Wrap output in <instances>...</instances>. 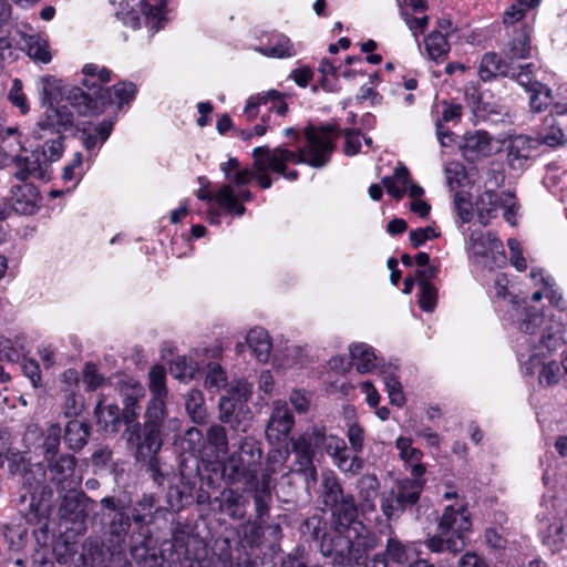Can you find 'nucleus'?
I'll list each match as a JSON object with an SVG mask.
<instances>
[{"label": "nucleus", "mask_w": 567, "mask_h": 567, "mask_svg": "<svg viewBox=\"0 0 567 567\" xmlns=\"http://www.w3.org/2000/svg\"><path fill=\"white\" fill-rule=\"evenodd\" d=\"M205 384L208 389H220L226 384V373L218 363L207 365Z\"/></svg>", "instance_id": "59"}, {"label": "nucleus", "mask_w": 567, "mask_h": 567, "mask_svg": "<svg viewBox=\"0 0 567 567\" xmlns=\"http://www.w3.org/2000/svg\"><path fill=\"white\" fill-rule=\"evenodd\" d=\"M82 378L87 391H95L106 382L105 377L99 373L96 364L92 362L84 365Z\"/></svg>", "instance_id": "58"}, {"label": "nucleus", "mask_w": 567, "mask_h": 567, "mask_svg": "<svg viewBox=\"0 0 567 567\" xmlns=\"http://www.w3.org/2000/svg\"><path fill=\"white\" fill-rule=\"evenodd\" d=\"M204 439L207 446L217 457L228 453V435L225 425L220 423L210 424L206 430Z\"/></svg>", "instance_id": "33"}, {"label": "nucleus", "mask_w": 567, "mask_h": 567, "mask_svg": "<svg viewBox=\"0 0 567 567\" xmlns=\"http://www.w3.org/2000/svg\"><path fill=\"white\" fill-rule=\"evenodd\" d=\"M524 80H526L525 84L528 83L530 110L535 113L543 112L553 100L551 90L539 82L529 83V79L524 78Z\"/></svg>", "instance_id": "37"}, {"label": "nucleus", "mask_w": 567, "mask_h": 567, "mask_svg": "<svg viewBox=\"0 0 567 567\" xmlns=\"http://www.w3.org/2000/svg\"><path fill=\"white\" fill-rule=\"evenodd\" d=\"M12 164L16 168L13 175L21 182L30 178L47 182L51 178V168H49L48 161H42L39 150L28 156H16Z\"/></svg>", "instance_id": "16"}, {"label": "nucleus", "mask_w": 567, "mask_h": 567, "mask_svg": "<svg viewBox=\"0 0 567 567\" xmlns=\"http://www.w3.org/2000/svg\"><path fill=\"white\" fill-rule=\"evenodd\" d=\"M254 489V504L256 511L255 525L257 528H262L267 518L269 517L270 505L272 502V488L270 483V474L262 473L261 478L249 485Z\"/></svg>", "instance_id": "19"}, {"label": "nucleus", "mask_w": 567, "mask_h": 567, "mask_svg": "<svg viewBox=\"0 0 567 567\" xmlns=\"http://www.w3.org/2000/svg\"><path fill=\"white\" fill-rule=\"evenodd\" d=\"M27 54L34 61L49 63L52 59L50 45L47 39L40 34H30L23 37Z\"/></svg>", "instance_id": "36"}, {"label": "nucleus", "mask_w": 567, "mask_h": 567, "mask_svg": "<svg viewBox=\"0 0 567 567\" xmlns=\"http://www.w3.org/2000/svg\"><path fill=\"white\" fill-rule=\"evenodd\" d=\"M8 99L13 105L19 107L22 114L29 112V104L27 96L22 91V81L20 79H14L12 81V86L9 91Z\"/></svg>", "instance_id": "60"}, {"label": "nucleus", "mask_w": 567, "mask_h": 567, "mask_svg": "<svg viewBox=\"0 0 567 567\" xmlns=\"http://www.w3.org/2000/svg\"><path fill=\"white\" fill-rule=\"evenodd\" d=\"M546 319L543 312L535 308H526L524 311V318L518 323L519 331L527 334H535L538 329L543 328Z\"/></svg>", "instance_id": "46"}, {"label": "nucleus", "mask_w": 567, "mask_h": 567, "mask_svg": "<svg viewBox=\"0 0 567 567\" xmlns=\"http://www.w3.org/2000/svg\"><path fill=\"white\" fill-rule=\"evenodd\" d=\"M127 443L135 449V457L138 462L152 460L157 456L163 441L161 430L153 429L151 425L140 426L138 423L128 426Z\"/></svg>", "instance_id": "12"}, {"label": "nucleus", "mask_w": 567, "mask_h": 567, "mask_svg": "<svg viewBox=\"0 0 567 567\" xmlns=\"http://www.w3.org/2000/svg\"><path fill=\"white\" fill-rule=\"evenodd\" d=\"M136 86L132 82H120L112 87H106L100 96L93 97L81 87H72L66 100L80 115H97L109 106L116 105L118 109L134 100Z\"/></svg>", "instance_id": "4"}, {"label": "nucleus", "mask_w": 567, "mask_h": 567, "mask_svg": "<svg viewBox=\"0 0 567 567\" xmlns=\"http://www.w3.org/2000/svg\"><path fill=\"white\" fill-rule=\"evenodd\" d=\"M462 156L468 162H477L493 154V137L486 131L467 132L460 144Z\"/></svg>", "instance_id": "17"}, {"label": "nucleus", "mask_w": 567, "mask_h": 567, "mask_svg": "<svg viewBox=\"0 0 567 567\" xmlns=\"http://www.w3.org/2000/svg\"><path fill=\"white\" fill-rule=\"evenodd\" d=\"M130 528L131 517L125 511L115 513L109 523V533L117 543L124 542Z\"/></svg>", "instance_id": "47"}, {"label": "nucleus", "mask_w": 567, "mask_h": 567, "mask_svg": "<svg viewBox=\"0 0 567 567\" xmlns=\"http://www.w3.org/2000/svg\"><path fill=\"white\" fill-rule=\"evenodd\" d=\"M63 402L61 404L62 413L65 417H76L81 414L84 402L82 395L79 393V390L75 391L73 388H63Z\"/></svg>", "instance_id": "43"}, {"label": "nucleus", "mask_w": 567, "mask_h": 567, "mask_svg": "<svg viewBox=\"0 0 567 567\" xmlns=\"http://www.w3.org/2000/svg\"><path fill=\"white\" fill-rule=\"evenodd\" d=\"M216 203L225 208L229 214L241 216L245 214V207L239 200L248 202L251 199V193L248 189H241L235 193L231 185H224L215 193Z\"/></svg>", "instance_id": "24"}, {"label": "nucleus", "mask_w": 567, "mask_h": 567, "mask_svg": "<svg viewBox=\"0 0 567 567\" xmlns=\"http://www.w3.org/2000/svg\"><path fill=\"white\" fill-rule=\"evenodd\" d=\"M288 451L280 449H272L269 451L267 456V466L264 473H269L270 476L275 474L278 467L282 466L288 457Z\"/></svg>", "instance_id": "63"}, {"label": "nucleus", "mask_w": 567, "mask_h": 567, "mask_svg": "<svg viewBox=\"0 0 567 567\" xmlns=\"http://www.w3.org/2000/svg\"><path fill=\"white\" fill-rule=\"evenodd\" d=\"M73 120V114L68 106L49 107L44 118L38 123L35 137L43 140L48 134L61 133L62 130L71 128Z\"/></svg>", "instance_id": "18"}, {"label": "nucleus", "mask_w": 567, "mask_h": 567, "mask_svg": "<svg viewBox=\"0 0 567 567\" xmlns=\"http://www.w3.org/2000/svg\"><path fill=\"white\" fill-rule=\"evenodd\" d=\"M11 194V200L14 210L21 214L34 213L39 202V192L34 185H17L12 188Z\"/></svg>", "instance_id": "25"}, {"label": "nucleus", "mask_w": 567, "mask_h": 567, "mask_svg": "<svg viewBox=\"0 0 567 567\" xmlns=\"http://www.w3.org/2000/svg\"><path fill=\"white\" fill-rule=\"evenodd\" d=\"M51 135V138H48V136L44 138L45 142L41 150H39L42 161H48L49 168H51V163L61 158L64 151L63 135L59 132Z\"/></svg>", "instance_id": "42"}, {"label": "nucleus", "mask_w": 567, "mask_h": 567, "mask_svg": "<svg viewBox=\"0 0 567 567\" xmlns=\"http://www.w3.org/2000/svg\"><path fill=\"white\" fill-rule=\"evenodd\" d=\"M424 45L429 58L436 62L443 60L451 49L446 34L441 31H432L424 39Z\"/></svg>", "instance_id": "39"}, {"label": "nucleus", "mask_w": 567, "mask_h": 567, "mask_svg": "<svg viewBox=\"0 0 567 567\" xmlns=\"http://www.w3.org/2000/svg\"><path fill=\"white\" fill-rule=\"evenodd\" d=\"M196 370L194 362L186 357H178L169 367L171 374L181 381L192 380L195 377Z\"/></svg>", "instance_id": "51"}, {"label": "nucleus", "mask_w": 567, "mask_h": 567, "mask_svg": "<svg viewBox=\"0 0 567 567\" xmlns=\"http://www.w3.org/2000/svg\"><path fill=\"white\" fill-rule=\"evenodd\" d=\"M150 379V391L152 398H165L167 396L166 388V372L162 365H154L148 372Z\"/></svg>", "instance_id": "49"}, {"label": "nucleus", "mask_w": 567, "mask_h": 567, "mask_svg": "<svg viewBox=\"0 0 567 567\" xmlns=\"http://www.w3.org/2000/svg\"><path fill=\"white\" fill-rule=\"evenodd\" d=\"M120 393L124 399V406L130 403H132V406H140L138 401L144 395V388L141 383L130 380L121 384Z\"/></svg>", "instance_id": "57"}, {"label": "nucleus", "mask_w": 567, "mask_h": 567, "mask_svg": "<svg viewBox=\"0 0 567 567\" xmlns=\"http://www.w3.org/2000/svg\"><path fill=\"white\" fill-rule=\"evenodd\" d=\"M533 141L524 135L514 137L507 148L508 164L514 169H520L530 158L533 152Z\"/></svg>", "instance_id": "28"}, {"label": "nucleus", "mask_w": 567, "mask_h": 567, "mask_svg": "<svg viewBox=\"0 0 567 567\" xmlns=\"http://www.w3.org/2000/svg\"><path fill=\"white\" fill-rule=\"evenodd\" d=\"M303 533L310 535L315 542H318L320 548L327 538H331L333 536V529L331 528L330 533H327L326 522L318 515H313L306 519L303 524Z\"/></svg>", "instance_id": "44"}, {"label": "nucleus", "mask_w": 567, "mask_h": 567, "mask_svg": "<svg viewBox=\"0 0 567 567\" xmlns=\"http://www.w3.org/2000/svg\"><path fill=\"white\" fill-rule=\"evenodd\" d=\"M437 301V289L431 285L420 286L419 305L422 310L431 312L434 310Z\"/></svg>", "instance_id": "61"}, {"label": "nucleus", "mask_w": 567, "mask_h": 567, "mask_svg": "<svg viewBox=\"0 0 567 567\" xmlns=\"http://www.w3.org/2000/svg\"><path fill=\"white\" fill-rule=\"evenodd\" d=\"M20 476L22 488L25 491V494L21 495L20 501L25 502L27 494L33 495L44 483L45 471L41 464H35L30 466Z\"/></svg>", "instance_id": "38"}, {"label": "nucleus", "mask_w": 567, "mask_h": 567, "mask_svg": "<svg viewBox=\"0 0 567 567\" xmlns=\"http://www.w3.org/2000/svg\"><path fill=\"white\" fill-rule=\"evenodd\" d=\"M529 38L524 29L516 32L511 42L504 49V54L509 61L526 59L529 55Z\"/></svg>", "instance_id": "40"}, {"label": "nucleus", "mask_w": 567, "mask_h": 567, "mask_svg": "<svg viewBox=\"0 0 567 567\" xmlns=\"http://www.w3.org/2000/svg\"><path fill=\"white\" fill-rule=\"evenodd\" d=\"M503 204L501 194L494 190H485L476 200V210L478 221L486 226L489 220L496 217L498 207Z\"/></svg>", "instance_id": "29"}, {"label": "nucleus", "mask_w": 567, "mask_h": 567, "mask_svg": "<svg viewBox=\"0 0 567 567\" xmlns=\"http://www.w3.org/2000/svg\"><path fill=\"white\" fill-rule=\"evenodd\" d=\"M61 440V427L59 424H51L43 442L44 460L56 457Z\"/></svg>", "instance_id": "55"}, {"label": "nucleus", "mask_w": 567, "mask_h": 567, "mask_svg": "<svg viewBox=\"0 0 567 567\" xmlns=\"http://www.w3.org/2000/svg\"><path fill=\"white\" fill-rule=\"evenodd\" d=\"M425 480L421 477L405 478L381 499V509L388 519L399 517L408 507L417 503L424 489Z\"/></svg>", "instance_id": "8"}, {"label": "nucleus", "mask_w": 567, "mask_h": 567, "mask_svg": "<svg viewBox=\"0 0 567 567\" xmlns=\"http://www.w3.org/2000/svg\"><path fill=\"white\" fill-rule=\"evenodd\" d=\"M470 251L476 259L491 256L493 265L497 267L506 261L503 243L493 233L473 231L470 236Z\"/></svg>", "instance_id": "15"}, {"label": "nucleus", "mask_w": 567, "mask_h": 567, "mask_svg": "<svg viewBox=\"0 0 567 567\" xmlns=\"http://www.w3.org/2000/svg\"><path fill=\"white\" fill-rule=\"evenodd\" d=\"M333 463L344 473L358 474L364 466V461L360 456L350 457L348 447L336 456Z\"/></svg>", "instance_id": "53"}, {"label": "nucleus", "mask_w": 567, "mask_h": 567, "mask_svg": "<svg viewBox=\"0 0 567 567\" xmlns=\"http://www.w3.org/2000/svg\"><path fill=\"white\" fill-rule=\"evenodd\" d=\"M284 152H292L286 146H277L270 148L269 146H259L254 148V167L258 172L272 171L276 174L281 175L286 179L296 181L299 176L296 169H287V165L290 163L299 164L297 159H285L282 156Z\"/></svg>", "instance_id": "10"}, {"label": "nucleus", "mask_w": 567, "mask_h": 567, "mask_svg": "<svg viewBox=\"0 0 567 567\" xmlns=\"http://www.w3.org/2000/svg\"><path fill=\"white\" fill-rule=\"evenodd\" d=\"M322 504L331 512V528L333 534L347 528H352L358 520V506L354 496L344 493L337 476L333 473L324 474L322 478Z\"/></svg>", "instance_id": "3"}, {"label": "nucleus", "mask_w": 567, "mask_h": 567, "mask_svg": "<svg viewBox=\"0 0 567 567\" xmlns=\"http://www.w3.org/2000/svg\"><path fill=\"white\" fill-rule=\"evenodd\" d=\"M246 341L258 361H268L272 343L268 332L265 329H251L246 337Z\"/></svg>", "instance_id": "30"}, {"label": "nucleus", "mask_w": 567, "mask_h": 567, "mask_svg": "<svg viewBox=\"0 0 567 567\" xmlns=\"http://www.w3.org/2000/svg\"><path fill=\"white\" fill-rule=\"evenodd\" d=\"M166 416L167 409L165 398H151L146 408L143 425H151L153 429L161 430Z\"/></svg>", "instance_id": "41"}, {"label": "nucleus", "mask_w": 567, "mask_h": 567, "mask_svg": "<svg viewBox=\"0 0 567 567\" xmlns=\"http://www.w3.org/2000/svg\"><path fill=\"white\" fill-rule=\"evenodd\" d=\"M261 444L252 437H245L240 442L238 453H234L225 464V473L230 483L252 485L257 482V474L261 464Z\"/></svg>", "instance_id": "6"}, {"label": "nucleus", "mask_w": 567, "mask_h": 567, "mask_svg": "<svg viewBox=\"0 0 567 567\" xmlns=\"http://www.w3.org/2000/svg\"><path fill=\"white\" fill-rule=\"evenodd\" d=\"M556 118L553 115H548L545 117V125L547 131L539 134L540 143L548 145L550 147H555L561 145L564 143V134L560 127L556 125Z\"/></svg>", "instance_id": "50"}, {"label": "nucleus", "mask_w": 567, "mask_h": 567, "mask_svg": "<svg viewBox=\"0 0 567 567\" xmlns=\"http://www.w3.org/2000/svg\"><path fill=\"white\" fill-rule=\"evenodd\" d=\"M293 425L295 417L287 402L275 401L265 430L268 442L271 444L281 442L290 434Z\"/></svg>", "instance_id": "14"}, {"label": "nucleus", "mask_w": 567, "mask_h": 567, "mask_svg": "<svg viewBox=\"0 0 567 567\" xmlns=\"http://www.w3.org/2000/svg\"><path fill=\"white\" fill-rule=\"evenodd\" d=\"M540 0H518L505 13L503 22L507 25L514 24L525 17L526 9L536 7Z\"/></svg>", "instance_id": "56"}, {"label": "nucleus", "mask_w": 567, "mask_h": 567, "mask_svg": "<svg viewBox=\"0 0 567 567\" xmlns=\"http://www.w3.org/2000/svg\"><path fill=\"white\" fill-rule=\"evenodd\" d=\"M298 439L305 443L316 455L326 453L332 460L346 450V442L342 437L328 433L324 425L315 424Z\"/></svg>", "instance_id": "13"}, {"label": "nucleus", "mask_w": 567, "mask_h": 567, "mask_svg": "<svg viewBox=\"0 0 567 567\" xmlns=\"http://www.w3.org/2000/svg\"><path fill=\"white\" fill-rule=\"evenodd\" d=\"M112 80V71L95 63H87L82 68L80 86L85 93L93 97L100 96L106 89L105 85Z\"/></svg>", "instance_id": "20"}, {"label": "nucleus", "mask_w": 567, "mask_h": 567, "mask_svg": "<svg viewBox=\"0 0 567 567\" xmlns=\"http://www.w3.org/2000/svg\"><path fill=\"white\" fill-rule=\"evenodd\" d=\"M382 184L390 196L401 199L410 184V173L405 166H399L392 176L383 177Z\"/></svg>", "instance_id": "34"}, {"label": "nucleus", "mask_w": 567, "mask_h": 567, "mask_svg": "<svg viewBox=\"0 0 567 567\" xmlns=\"http://www.w3.org/2000/svg\"><path fill=\"white\" fill-rule=\"evenodd\" d=\"M334 127L331 125L315 127L309 125L305 128L306 144L297 151L284 152L285 159H297L298 163L307 164L315 168L326 166L334 150Z\"/></svg>", "instance_id": "5"}, {"label": "nucleus", "mask_w": 567, "mask_h": 567, "mask_svg": "<svg viewBox=\"0 0 567 567\" xmlns=\"http://www.w3.org/2000/svg\"><path fill=\"white\" fill-rule=\"evenodd\" d=\"M91 503L92 501L84 492L70 488L59 504L58 516L61 522L71 524L72 529L81 533L85 529L84 524L91 509Z\"/></svg>", "instance_id": "9"}, {"label": "nucleus", "mask_w": 567, "mask_h": 567, "mask_svg": "<svg viewBox=\"0 0 567 567\" xmlns=\"http://www.w3.org/2000/svg\"><path fill=\"white\" fill-rule=\"evenodd\" d=\"M385 388L389 394L390 402L396 406H402L405 403V396L402 392L400 381L390 377L385 381Z\"/></svg>", "instance_id": "62"}, {"label": "nucleus", "mask_w": 567, "mask_h": 567, "mask_svg": "<svg viewBox=\"0 0 567 567\" xmlns=\"http://www.w3.org/2000/svg\"><path fill=\"white\" fill-rule=\"evenodd\" d=\"M379 540L378 535L364 524H357L327 538L321 545V554L326 557L333 556V560L339 565L367 567L368 555L379 546Z\"/></svg>", "instance_id": "1"}, {"label": "nucleus", "mask_w": 567, "mask_h": 567, "mask_svg": "<svg viewBox=\"0 0 567 567\" xmlns=\"http://www.w3.org/2000/svg\"><path fill=\"white\" fill-rule=\"evenodd\" d=\"M90 436V427L86 423L76 419L70 420L64 430V441L73 451H80L86 445Z\"/></svg>", "instance_id": "32"}, {"label": "nucleus", "mask_w": 567, "mask_h": 567, "mask_svg": "<svg viewBox=\"0 0 567 567\" xmlns=\"http://www.w3.org/2000/svg\"><path fill=\"white\" fill-rule=\"evenodd\" d=\"M94 414L97 424L103 431L116 433L120 430L121 410L116 404H105L104 395H100L94 409Z\"/></svg>", "instance_id": "26"}, {"label": "nucleus", "mask_w": 567, "mask_h": 567, "mask_svg": "<svg viewBox=\"0 0 567 567\" xmlns=\"http://www.w3.org/2000/svg\"><path fill=\"white\" fill-rule=\"evenodd\" d=\"M395 447L400 452L401 460L410 466L412 476L421 477L425 473V466L421 462L423 453L412 446V440L401 436L396 440Z\"/></svg>", "instance_id": "27"}, {"label": "nucleus", "mask_w": 567, "mask_h": 567, "mask_svg": "<svg viewBox=\"0 0 567 567\" xmlns=\"http://www.w3.org/2000/svg\"><path fill=\"white\" fill-rule=\"evenodd\" d=\"M471 527L472 522L465 505L457 508L446 506L439 522V533L427 537L424 544L432 553L447 550L456 555L465 548V535Z\"/></svg>", "instance_id": "2"}, {"label": "nucleus", "mask_w": 567, "mask_h": 567, "mask_svg": "<svg viewBox=\"0 0 567 567\" xmlns=\"http://www.w3.org/2000/svg\"><path fill=\"white\" fill-rule=\"evenodd\" d=\"M6 462H8L9 472L12 475H21L24 471H27L30 466H28L27 460L22 452L19 450H14L8 458H6Z\"/></svg>", "instance_id": "64"}, {"label": "nucleus", "mask_w": 567, "mask_h": 567, "mask_svg": "<svg viewBox=\"0 0 567 567\" xmlns=\"http://www.w3.org/2000/svg\"><path fill=\"white\" fill-rule=\"evenodd\" d=\"M352 364L358 372L367 373L377 365V355L373 349L367 343H353L349 348Z\"/></svg>", "instance_id": "31"}, {"label": "nucleus", "mask_w": 567, "mask_h": 567, "mask_svg": "<svg viewBox=\"0 0 567 567\" xmlns=\"http://www.w3.org/2000/svg\"><path fill=\"white\" fill-rule=\"evenodd\" d=\"M292 451L297 455L296 472L305 476L307 485L317 482V468L313 464L316 454L298 437L291 440Z\"/></svg>", "instance_id": "23"}, {"label": "nucleus", "mask_w": 567, "mask_h": 567, "mask_svg": "<svg viewBox=\"0 0 567 567\" xmlns=\"http://www.w3.org/2000/svg\"><path fill=\"white\" fill-rule=\"evenodd\" d=\"M279 96V92L276 90H269L267 92H261L256 95H252L248 99L244 114L248 121H254L259 113V106L262 104H267L268 100L275 99Z\"/></svg>", "instance_id": "48"}, {"label": "nucleus", "mask_w": 567, "mask_h": 567, "mask_svg": "<svg viewBox=\"0 0 567 567\" xmlns=\"http://www.w3.org/2000/svg\"><path fill=\"white\" fill-rule=\"evenodd\" d=\"M560 340L558 327L557 329H554L551 324L544 327L542 329L538 352L532 354L526 363V372L530 374L538 372V382L543 386H551L558 383L560 379V365L554 360L545 362L542 359V355H545L543 349L550 353L559 347Z\"/></svg>", "instance_id": "7"}, {"label": "nucleus", "mask_w": 567, "mask_h": 567, "mask_svg": "<svg viewBox=\"0 0 567 567\" xmlns=\"http://www.w3.org/2000/svg\"><path fill=\"white\" fill-rule=\"evenodd\" d=\"M48 471L50 481L56 485L58 488H64V484L71 485L76 465V460L73 455L64 454L59 457L49 458Z\"/></svg>", "instance_id": "22"}, {"label": "nucleus", "mask_w": 567, "mask_h": 567, "mask_svg": "<svg viewBox=\"0 0 567 567\" xmlns=\"http://www.w3.org/2000/svg\"><path fill=\"white\" fill-rule=\"evenodd\" d=\"M259 53L269 58H290L295 55L293 45L287 37H279L276 43L269 47L256 49Z\"/></svg>", "instance_id": "45"}, {"label": "nucleus", "mask_w": 567, "mask_h": 567, "mask_svg": "<svg viewBox=\"0 0 567 567\" xmlns=\"http://www.w3.org/2000/svg\"><path fill=\"white\" fill-rule=\"evenodd\" d=\"M185 409L190 420L196 424H204L207 421V409L204 394L197 389H192L185 396Z\"/></svg>", "instance_id": "35"}, {"label": "nucleus", "mask_w": 567, "mask_h": 567, "mask_svg": "<svg viewBox=\"0 0 567 567\" xmlns=\"http://www.w3.org/2000/svg\"><path fill=\"white\" fill-rule=\"evenodd\" d=\"M143 8L142 12L146 17L147 21L152 24V28L159 30L162 28L161 21L163 19V8L165 7V0H142Z\"/></svg>", "instance_id": "52"}, {"label": "nucleus", "mask_w": 567, "mask_h": 567, "mask_svg": "<svg viewBox=\"0 0 567 567\" xmlns=\"http://www.w3.org/2000/svg\"><path fill=\"white\" fill-rule=\"evenodd\" d=\"M409 559V547L396 537H390L384 551L373 555L367 567H388L389 563L405 566Z\"/></svg>", "instance_id": "21"}, {"label": "nucleus", "mask_w": 567, "mask_h": 567, "mask_svg": "<svg viewBox=\"0 0 567 567\" xmlns=\"http://www.w3.org/2000/svg\"><path fill=\"white\" fill-rule=\"evenodd\" d=\"M544 544L553 551H560L565 545L564 527L555 523L548 526L543 537Z\"/></svg>", "instance_id": "54"}, {"label": "nucleus", "mask_w": 567, "mask_h": 567, "mask_svg": "<svg viewBox=\"0 0 567 567\" xmlns=\"http://www.w3.org/2000/svg\"><path fill=\"white\" fill-rule=\"evenodd\" d=\"M532 68V63L518 65L517 69H519V72H517L516 68L512 66V63L507 62L497 53L487 52L482 56L478 75L483 81H491L497 76H511L517 79L520 84L525 85L524 78L528 80Z\"/></svg>", "instance_id": "11"}]
</instances>
